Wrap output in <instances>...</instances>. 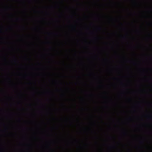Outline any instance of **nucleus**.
I'll use <instances>...</instances> for the list:
<instances>
[{"label":"nucleus","instance_id":"7ed1b4c3","mask_svg":"<svg viewBox=\"0 0 152 152\" xmlns=\"http://www.w3.org/2000/svg\"><path fill=\"white\" fill-rule=\"evenodd\" d=\"M124 134H126V132H124Z\"/></svg>","mask_w":152,"mask_h":152},{"label":"nucleus","instance_id":"f03ea898","mask_svg":"<svg viewBox=\"0 0 152 152\" xmlns=\"http://www.w3.org/2000/svg\"><path fill=\"white\" fill-rule=\"evenodd\" d=\"M98 28L100 30L101 29V28Z\"/></svg>","mask_w":152,"mask_h":152},{"label":"nucleus","instance_id":"f257e3e1","mask_svg":"<svg viewBox=\"0 0 152 152\" xmlns=\"http://www.w3.org/2000/svg\"><path fill=\"white\" fill-rule=\"evenodd\" d=\"M148 117H149L150 118H152V116L151 115H150V116H148Z\"/></svg>","mask_w":152,"mask_h":152}]
</instances>
